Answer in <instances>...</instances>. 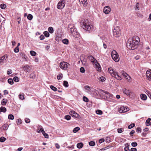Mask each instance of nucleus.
I'll list each match as a JSON object with an SVG mask.
<instances>
[{"label":"nucleus","mask_w":151,"mask_h":151,"mask_svg":"<svg viewBox=\"0 0 151 151\" xmlns=\"http://www.w3.org/2000/svg\"><path fill=\"white\" fill-rule=\"evenodd\" d=\"M139 39L137 36L129 38L127 43V47L129 49L134 50L137 47L139 44Z\"/></svg>","instance_id":"1"},{"label":"nucleus","mask_w":151,"mask_h":151,"mask_svg":"<svg viewBox=\"0 0 151 151\" xmlns=\"http://www.w3.org/2000/svg\"><path fill=\"white\" fill-rule=\"evenodd\" d=\"M81 25L83 28L85 30L90 32L93 26L91 25L88 19L84 20L81 22Z\"/></svg>","instance_id":"2"},{"label":"nucleus","mask_w":151,"mask_h":151,"mask_svg":"<svg viewBox=\"0 0 151 151\" xmlns=\"http://www.w3.org/2000/svg\"><path fill=\"white\" fill-rule=\"evenodd\" d=\"M108 71L112 76L115 77L116 79L119 80L122 79L121 77L118 75V73L114 71L113 69L111 68H109Z\"/></svg>","instance_id":"3"},{"label":"nucleus","mask_w":151,"mask_h":151,"mask_svg":"<svg viewBox=\"0 0 151 151\" xmlns=\"http://www.w3.org/2000/svg\"><path fill=\"white\" fill-rule=\"evenodd\" d=\"M68 28L70 29V32L72 33V35L74 37H77L79 36V34L76 32V29H74V27L70 25L68 26Z\"/></svg>","instance_id":"4"},{"label":"nucleus","mask_w":151,"mask_h":151,"mask_svg":"<svg viewBox=\"0 0 151 151\" xmlns=\"http://www.w3.org/2000/svg\"><path fill=\"white\" fill-rule=\"evenodd\" d=\"M111 55L112 59L115 62H118L119 61V57L118 53L115 50H113L111 52Z\"/></svg>","instance_id":"5"},{"label":"nucleus","mask_w":151,"mask_h":151,"mask_svg":"<svg viewBox=\"0 0 151 151\" xmlns=\"http://www.w3.org/2000/svg\"><path fill=\"white\" fill-rule=\"evenodd\" d=\"M70 66V65L65 62H62L60 64V68L64 70H66Z\"/></svg>","instance_id":"6"},{"label":"nucleus","mask_w":151,"mask_h":151,"mask_svg":"<svg viewBox=\"0 0 151 151\" xmlns=\"http://www.w3.org/2000/svg\"><path fill=\"white\" fill-rule=\"evenodd\" d=\"M113 33L114 37H117L120 36V32L119 28L118 27H116L113 30Z\"/></svg>","instance_id":"7"},{"label":"nucleus","mask_w":151,"mask_h":151,"mask_svg":"<svg viewBox=\"0 0 151 151\" xmlns=\"http://www.w3.org/2000/svg\"><path fill=\"white\" fill-rule=\"evenodd\" d=\"M118 109V111L120 113H124L128 111L129 110V108H127L126 106H121L119 107Z\"/></svg>","instance_id":"8"},{"label":"nucleus","mask_w":151,"mask_h":151,"mask_svg":"<svg viewBox=\"0 0 151 151\" xmlns=\"http://www.w3.org/2000/svg\"><path fill=\"white\" fill-rule=\"evenodd\" d=\"M65 4L64 1H60L58 3L57 8L58 9H62L65 6Z\"/></svg>","instance_id":"9"},{"label":"nucleus","mask_w":151,"mask_h":151,"mask_svg":"<svg viewBox=\"0 0 151 151\" xmlns=\"http://www.w3.org/2000/svg\"><path fill=\"white\" fill-rule=\"evenodd\" d=\"M8 58V56L7 55H4L0 57V64H3L7 61V59Z\"/></svg>","instance_id":"10"},{"label":"nucleus","mask_w":151,"mask_h":151,"mask_svg":"<svg viewBox=\"0 0 151 151\" xmlns=\"http://www.w3.org/2000/svg\"><path fill=\"white\" fill-rule=\"evenodd\" d=\"M86 91L89 94H91L93 92V88L88 86H86L84 87Z\"/></svg>","instance_id":"11"},{"label":"nucleus","mask_w":151,"mask_h":151,"mask_svg":"<svg viewBox=\"0 0 151 151\" xmlns=\"http://www.w3.org/2000/svg\"><path fill=\"white\" fill-rule=\"evenodd\" d=\"M121 73L122 75L125 77L128 81H129L131 79V78L130 76L127 74V73L124 70L121 71Z\"/></svg>","instance_id":"12"},{"label":"nucleus","mask_w":151,"mask_h":151,"mask_svg":"<svg viewBox=\"0 0 151 151\" xmlns=\"http://www.w3.org/2000/svg\"><path fill=\"white\" fill-rule=\"evenodd\" d=\"M146 75L147 79L151 81V70H147L146 73Z\"/></svg>","instance_id":"13"},{"label":"nucleus","mask_w":151,"mask_h":151,"mask_svg":"<svg viewBox=\"0 0 151 151\" xmlns=\"http://www.w3.org/2000/svg\"><path fill=\"white\" fill-rule=\"evenodd\" d=\"M111 11V9L108 6L105 7L103 9L104 12L106 14H108Z\"/></svg>","instance_id":"14"},{"label":"nucleus","mask_w":151,"mask_h":151,"mask_svg":"<svg viewBox=\"0 0 151 151\" xmlns=\"http://www.w3.org/2000/svg\"><path fill=\"white\" fill-rule=\"evenodd\" d=\"M69 114L72 116L76 118H78L79 117V115L73 111H71L70 112Z\"/></svg>","instance_id":"15"},{"label":"nucleus","mask_w":151,"mask_h":151,"mask_svg":"<svg viewBox=\"0 0 151 151\" xmlns=\"http://www.w3.org/2000/svg\"><path fill=\"white\" fill-rule=\"evenodd\" d=\"M41 132L44 136V137L46 138H49V136L48 134L45 133L43 128H41Z\"/></svg>","instance_id":"16"},{"label":"nucleus","mask_w":151,"mask_h":151,"mask_svg":"<svg viewBox=\"0 0 151 151\" xmlns=\"http://www.w3.org/2000/svg\"><path fill=\"white\" fill-rule=\"evenodd\" d=\"M88 58L93 63H95L96 61V59L91 55H90L89 56Z\"/></svg>","instance_id":"17"},{"label":"nucleus","mask_w":151,"mask_h":151,"mask_svg":"<svg viewBox=\"0 0 151 151\" xmlns=\"http://www.w3.org/2000/svg\"><path fill=\"white\" fill-rule=\"evenodd\" d=\"M123 93L127 94V96H130V93L129 92V91L127 90L126 88H124L123 89Z\"/></svg>","instance_id":"18"},{"label":"nucleus","mask_w":151,"mask_h":151,"mask_svg":"<svg viewBox=\"0 0 151 151\" xmlns=\"http://www.w3.org/2000/svg\"><path fill=\"white\" fill-rule=\"evenodd\" d=\"M29 66L28 65H26L23 67V68L24 71L26 72H29Z\"/></svg>","instance_id":"19"},{"label":"nucleus","mask_w":151,"mask_h":151,"mask_svg":"<svg viewBox=\"0 0 151 151\" xmlns=\"http://www.w3.org/2000/svg\"><path fill=\"white\" fill-rule=\"evenodd\" d=\"M151 119L148 118L146 121L145 124L147 126H149L151 124Z\"/></svg>","instance_id":"20"},{"label":"nucleus","mask_w":151,"mask_h":151,"mask_svg":"<svg viewBox=\"0 0 151 151\" xmlns=\"http://www.w3.org/2000/svg\"><path fill=\"white\" fill-rule=\"evenodd\" d=\"M83 65L85 66H88V64L87 63V60L86 59H84L83 60H81Z\"/></svg>","instance_id":"21"},{"label":"nucleus","mask_w":151,"mask_h":151,"mask_svg":"<svg viewBox=\"0 0 151 151\" xmlns=\"http://www.w3.org/2000/svg\"><path fill=\"white\" fill-rule=\"evenodd\" d=\"M8 101L6 99H3L1 101V104L3 106L6 105Z\"/></svg>","instance_id":"22"},{"label":"nucleus","mask_w":151,"mask_h":151,"mask_svg":"<svg viewBox=\"0 0 151 151\" xmlns=\"http://www.w3.org/2000/svg\"><path fill=\"white\" fill-rule=\"evenodd\" d=\"M101 91L106 94L108 95L109 96L111 97H113V95L109 93L108 92L102 90H101Z\"/></svg>","instance_id":"23"},{"label":"nucleus","mask_w":151,"mask_h":151,"mask_svg":"<svg viewBox=\"0 0 151 151\" xmlns=\"http://www.w3.org/2000/svg\"><path fill=\"white\" fill-rule=\"evenodd\" d=\"M6 111V109L5 107L1 106L0 108V112L5 113Z\"/></svg>","instance_id":"24"},{"label":"nucleus","mask_w":151,"mask_h":151,"mask_svg":"<svg viewBox=\"0 0 151 151\" xmlns=\"http://www.w3.org/2000/svg\"><path fill=\"white\" fill-rule=\"evenodd\" d=\"M19 97L20 99L23 100L24 99V94L23 93H20L19 95Z\"/></svg>","instance_id":"25"},{"label":"nucleus","mask_w":151,"mask_h":151,"mask_svg":"<svg viewBox=\"0 0 151 151\" xmlns=\"http://www.w3.org/2000/svg\"><path fill=\"white\" fill-rule=\"evenodd\" d=\"M125 147L124 148V150L125 151H129L130 150L129 149V144L127 143L125 145Z\"/></svg>","instance_id":"26"},{"label":"nucleus","mask_w":151,"mask_h":151,"mask_svg":"<svg viewBox=\"0 0 151 151\" xmlns=\"http://www.w3.org/2000/svg\"><path fill=\"white\" fill-rule=\"evenodd\" d=\"M140 97L142 99L144 100H146L147 98L146 96L144 94H141Z\"/></svg>","instance_id":"27"},{"label":"nucleus","mask_w":151,"mask_h":151,"mask_svg":"<svg viewBox=\"0 0 151 151\" xmlns=\"http://www.w3.org/2000/svg\"><path fill=\"white\" fill-rule=\"evenodd\" d=\"M83 146V144L82 142H80L77 144V147L78 148L80 149L82 148Z\"/></svg>","instance_id":"28"},{"label":"nucleus","mask_w":151,"mask_h":151,"mask_svg":"<svg viewBox=\"0 0 151 151\" xmlns=\"http://www.w3.org/2000/svg\"><path fill=\"white\" fill-rule=\"evenodd\" d=\"M79 1L83 4L84 6H86L87 5V0H79Z\"/></svg>","instance_id":"29"},{"label":"nucleus","mask_w":151,"mask_h":151,"mask_svg":"<svg viewBox=\"0 0 151 151\" xmlns=\"http://www.w3.org/2000/svg\"><path fill=\"white\" fill-rule=\"evenodd\" d=\"M63 77V75L62 73H60L57 76V78L58 80H61Z\"/></svg>","instance_id":"30"},{"label":"nucleus","mask_w":151,"mask_h":151,"mask_svg":"<svg viewBox=\"0 0 151 151\" xmlns=\"http://www.w3.org/2000/svg\"><path fill=\"white\" fill-rule=\"evenodd\" d=\"M48 30L49 32L50 33H52L54 32V30L52 27H50L48 28Z\"/></svg>","instance_id":"31"},{"label":"nucleus","mask_w":151,"mask_h":151,"mask_svg":"<svg viewBox=\"0 0 151 151\" xmlns=\"http://www.w3.org/2000/svg\"><path fill=\"white\" fill-rule=\"evenodd\" d=\"M62 42L64 44L68 45V44L69 41L67 39H64L62 40Z\"/></svg>","instance_id":"32"},{"label":"nucleus","mask_w":151,"mask_h":151,"mask_svg":"<svg viewBox=\"0 0 151 151\" xmlns=\"http://www.w3.org/2000/svg\"><path fill=\"white\" fill-rule=\"evenodd\" d=\"M63 86L65 87H68V83L67 81H64L63 82Z\"/></svg>","instance_id":"33"},{"label":"nucleus","mask_w":151,"mask_h":151,"mask_svg":"<svg viewBox=\"0 0 151 151\" xmlns=\"http://www.w3.org/2000/svg\"><path fill=\"white\" fill-rule=\"evenodd\" d=\"M8 82L11 85H12L14 83L13 80L12 78H9L8 80Z\"/></svg>","instance_id":"34"},{"label":"nucleus","mask_w":151,"mask_h":151,"mask_svg":"<svg viewBox=\"0 0 151 151\" xmlns=\"http://www.w3.org/2000/svg\"><path fill=\"white\" fill-rule=\"evenodd\" d=\"M80 129L79 127H76L73 129V132L74 133H76L78 131H79Z\"/></svg>","instance_id":"35"},{"label":"nucleus","mask_w":151,"mask_h":151,"mask_svg":"<svg viewBox=\"0 0 151 151\" xmlns=\"http://www.w3.org/2000/svg\"><path fill=\"white\" fill-rule=\"evenodd\" d=\"M9 125L7 124H5L3 126V129L4 130H6L7 129Z\"/></svg>","instance_id":"36"},{"label":"nucleus","mask_w":151,"mask_h":151,"mask_svg":"<svg viewBox=\"0 0 151 151\" xmlns=\"http://www.w3.org/2000/svg\"><path fill=\"white\" fill-rule=\"evenodd\" d=\"M8 118L9 119L13 120L14 118V116L13 115L11 114L9 115Z\"/></svg>","instance_id":"37"},{"label":"nucleus","mask_w":151,"mask_h":151,"mask_svg":"<svg viewBox=\"0 0 151 151\" xmlns=\"http://www.w3.org/2000/svg\"><path fill=\"white\" fill-rule=\"evenodd\" d=\"M27 18L29 20H31L33 18V16L32 14H29L27 16Z\"/></svg>","instance_id":"38"},{"label":"nucleus","mask_w":151,"mask_h":151,"mask_svg":"<svg viewBox=\"0 0 151 151\" xmlns=\"http://www.w3.org/2000/svg\"><path fill=\"white\" fill-rule=\"evenodd\" d=\"M50 88L52 90L55 91H57V89L56 88L52 85L50 86Z\"/></svg>","instance_id":"39"},{"label":"nucleus","mask_w":151,"mask_h":151,"mask_svg":"<svg viewBox=\"0 0 151 151\" xmlns=\"http://www.w3.org/2000/svg\"><path fill=\"white\" fill-rule=\"evenodd\" d=\"M135 126L134 123H132L128 126V128L129 129H130L134 127Z\"/></svg>","instance_id":"40"},{"label":"nucleus","mask_w":151,"mask_h":151,"mask_svg":"<svg viewBox=\"0 0 151 151\" xmlns=\"http://www.w3.org/2000/svg\"><path fill=\"white\" fill-rule=\"evenodd\" d=\"M13 80L15 82H18L19 81V78L15 76L14 77Z\"/></svg>","instance_id":"41"},{"label":"nucleus","mask_w":151,"mask_h":151,"mask_svg":"<svg viewBox=\"0 0 151 151\" xmlns=\"http://www.w3.org/2000/svg\"><path fill=\"white\" fill-rule=\"evenodd\" d=\"M44 34L46 37H48L49 36L50 34L47 31H45L44 32Z\"/></svg>","instance_id":"42"},{"label":"nucleus","mask_w":151,"mask_h":151,"mask_svg":"<svg viewBox=\"0 0 151 151\" xmlns=\"http://www.w3.org/2000/svg\"><path fill=\"white\" fill-rule=\"evenodd\" d=\"M96 113L98 114L101 115L103 114L102 111L100 110H97L96 111Z\"/></svg>","instance_id":"43"},{"label":"nucleus","mask_w":151,"mask_h":151,"mask_svg":"<svg viewBox=\"0 0 151 151\" xmlns=\"http://www.w3.org/2000/svg\"><path fill=\"white\" fill-rule=\"evenodd\" d=\"M6 139V138L4 137H2L0 138V142H4Z\"/></svg>","instance_id":"44"},{"label":"nucleus","mask_w":151,"mask_h":151,"mask_svg":"<svg viewBox=\"0 0 151 151\" xmlns=\"http://www.w3.org/2000/svg\"><path fill=\"white\" fill-rule=\"evenodd\" d=\"M30 54L32 56H35L36 55V53L33 51L32 50L30 51Z\"/></svg>","instance_id":"45"},{"label":"nucleus","mask_w":151,"mask_h":151,"mask_svg":"<svg viewBox=\"0 0 151 151\" xmlns=\"http://www.w3.org/2000/svg\"><path fill=\"white\" fill-rule=\"evenodd\" d=\"M64 118L67 120H70L71 119V117L70 115H67L65 116Z\"/></svg>","instance_id":"46"},{"label":"nucleus","mask_w":151,"mask_h":151,"mask_svg":"<svg viewBox=\"0 0 151 151\" xmlns=\"http://www.w3.org/2000/svg\"><path fill=\"white\" fill-rule=\"evenodd\" d=\"M6 5L5 4H2L0 5V7L2 9H5L6 8Z\"/></svg>","instance_id":"47"},{"label":"nucleus","mask_w":151,"mask_h":151,"mask_svg":"<svg viewBox=\"0 0 151 151\" xmlns=\"http://www.w3.org/2000/svg\"><path fill=\"white\" fill-rule=\"evenodd\" d=\"M99 79V81L103 82L105 80V78L103 76H101L100 77Z\"/></svg>","instance_id":"48"},{"label":"nucleus","mask_w":151,"mask_h":151,"mask_svg":"<svg viewBox=\"0 0 151 151\" xmlns=\"http://www.w3.org/2000/svg\"><path fill=\"white\" fill-rule=\"evenodd\" d=\"M95 145V143L93 141H91L89 142V145L91 146H93Z\"/></svg>","instance_id":"49"},{"label":"nucleus","mask_w":151,"mask_h":151,"mask_svg":"<svg viewBox=\"0 0 151 151\" xmlns=\"http://www.w3.org/2000/svg\"><path fill=\"white\" fill-rule=\"evenodd\" d=\"M19 51V47H16L14 50V51L16 53L18 52Z\"/></svg>","instance_id":"50"},{"label":"nucleus","mask_w":151,"mask_h":151,"mask_svg":"<svg viewBox=\"0 0 151 151\" xmlns=\"http://www.w3.org/2000/svg\"><path fill=\"white\" fill-rule=\"evenodd\" d=\"M83 101L86 102H88V99L86 96H83Z\"/></svg>","instance_id":"51"},{"label":"nucleus","mask_w":151,"mask_h":151,"mask_svg":"<svg viewBox=\"0 0 151 151\" xmlns=\"http://www.w3.org/2000/svg\"><path fill=\"white\" fill-rule=\"evenodd\" d=\"M117 131L119 133H121L122 132L124 131L123 129H122V128H118L117 129Z\"/></svg>","instance_id":"52"},{"label":"nucleus","mask_w":151,"mask_h":151,"mask_svg":"<svg viewBox=\"0 0 151 151\" xmlns=\"http://www.w3.org/2000/svg\"><path fill=\"white\" fill-rule=\"evenodd\" d=\"M29 77L30 78H33L35 77V75L34 73H32L29 75Z\"/></svg>","instance_id":"53"},{"label":"nucleus","mask_w":151,"mask_h":151,"mask_svg":"<svg viewBox=\"0 0 151 151\" xmlns=\"http://www.w3.org/2000/svg\"><path fill=\"white\" fill-rule=\"evenodd\" d=\"M132 146L133 147H135L137 146V143L136 142H133L131 144Z\"/></svg>","instance_id":"54"},{"label":"nucleus","mask_w":151,"mask_h":151,"mask_svg":"<svg viewBox=\"0 0 151 151\" xmlns=\"http://www.w3.org/2000/svg\"><path fill=\"white\" fill-rule=\"evenodd\" d=\"M80 71L82 73H84L85 72V69L83 67H81L80 68Z\"/></svg>","instance_id":"55"},{"label":"nucleus","mask_w":151,"mask_h":151,"mask_svg":"<svg viewBox=\"0 0 151 151\" xmlns=\"http://www.w3.org/2000/svg\"><path fill=\"white\" fill-rule=\"evenodd\" d=\"M12 70L11 69H8L7 71V74L9 75L12 73Z\"/></svg>","instance_id":"56"},{"label":"nucleus","mask_w":151,"mask_h":151,"mask_svg":"<svg viewBox=\"0 0 151 151\" xmlns=\"http://www.w3.org/2000/svg\"><path fill=\"white\" fill-rule=\"evenodd\" d=\"M25 121L26 123H29L30 122V120L28 118H26L25 119Z\"/></svg>","instance_id":"57"},{"label":"nucleus","mask_w":151,"mask_h":151,"mask_svg":"<svg viewBox=\"0 0 151 151\" xmlns=\"http://www.w3.org/2000/svg\"><path fill=\"white\" fill-rule=\"evenodd\" d=\"M45 38L44 36L43 35H41L40 37V39L41 40H42Z\"/></svg>","instance_id":"58"},{"label":"nucleus","mask_w":151,"mask_h":151,"mask_svg":"<svg viewBox=\"0 0 151 151\" xmlns=\"http://www.w3.org/2000/svg\"><path fill=\"white\" fill-rule=\"evenodd\" d=\"M39 128H40V129H37V132L38 133H40V131H41V128H43L41 126H39Z\"/></svg>","instance_id":"59"},{"label":"nucleus","mask_w":151,"mask_h":151,"mask_svg":"<svg viewBox=\"0 0 151 151\" xmlns=\"http://www.w3.org/2000/svg\"><path fill=\"white\" fill-rule=\"evenodd\" d=\"M104 141V139H101L99 140V142L100 143H102Z\"/></svg>","instance_id":"60"},{"label":"nucleus","mask_w":151,"mask_h":151,"mask_svg":"<svg viewBox=\"0 0 151 151\" xmlns=\"http://www.w3.org/2000/svg\"><path fill=\"white\" fill-rule=\"evenodd\" d=\"M22 56L23 58H24L25 59H26L27 58V56L24 54H22Z\"/></svg>","instance_id":"61"},{"label":"nucleus","mask_w":151,"mask_h":151,"mask_svg":"<svg viewBox=\"0 0 151 151\" xmlns=\"http://www.w3.org/2000/svg\"><path fill=\"white\" fill-rule=\"evenodd\" d=\"M4 95H6L8 94V92L7 90H5L4 91Z\"/></svg>","instance_id":"62"},{"label":"nucleus","mask_w":151,"mask_h":151,"mask_svg":"<svg viewBox=\"0 0 151 151\" xmlns=\"http://www.w3.org/2000/svg\"><path fill=\"white\" fill-rule=\"evenodd\" d=\"M137 149L135 148H132L131 149L130 151H137Z\"/></svg>","instance_id":"63"},{"label":"nucleus","mask_w":151,"mask_h":151,"mask_svg":"<svg viewBox=\"0 0 151 151\" xmlns=\"http://www.w3.org/2000/svg\"><path fill=\"white\" fill-rule=\"evenodd\" d=\"M137 131L138 132H141V129L140 127L137 128Z\"/></svg>","instance_id":"64"}]
</instances>
